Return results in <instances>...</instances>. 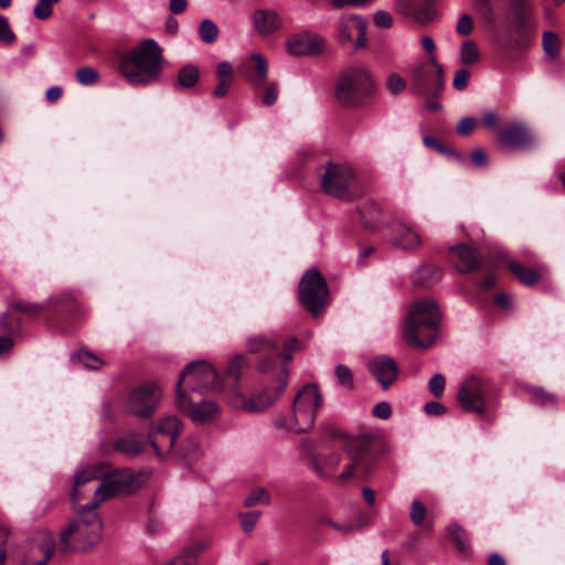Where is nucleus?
Returning a JSON list of instances; mask_svg holds the SVG:
<instances>
[{
  "mask_svg": "<svg viewBox=\"0 0 565 565\" xmlns=\"http://www.w3.org/2000/svg\"><path fill=\"white\" fill-rule=\"evenodd\" d=\"M199 33L204 43H214L218 36V28L213 21L205 19L200 24Z\"/></svg>",
  "mask_w": 565,
  "mask_h": 565,
  "instance_id": "39",
  "label": "nucleus"
},
{
  "mask_svg": "<svg viewBox=\"0 0 565 565\" xmlns=\"http://www.w3.org/2000/svg\"><path fill=\"white\" fill-rule=\"evenodd\" d=\"M99 477L95 475L92 470H82L76 473L74 487L71 491V498L73 501H77L79 499L78 488L86 484L87 482L98 479Z\"/></svg>",
  "mask_w": 565,
  "mask_h": 565,
  "instance_id": "41",
  "label": "nucleus"
},
{
  "mask_svg": "<svg viewBox=\"0 0 565 565\" xmlns=\"http://www.w3.org/2000/svg\"><path fill=\"white\" fill-rule=\"evenodd\" d=\"M480 58L478 45L473 41H466L461 45L460 62L463 65H473Z\"/></svg>",
  "mask_w": 565,
  "mask_h": 565,
  "instance_id": "37",
  "label": "nucleus"
},
{
  "mask_svg": "<svg viewBox=\"0 0 565 565\" xmlns=\"http://www.w3.org/2000/svg\"><path fill=\"white\" fill-rule=\"evenodd\" d=\"M440 313L436 302L422 299L414 302L406 316L403 338L416 348L427 349L437 338Z\"/></svg>",
  "mask_w": 565,
  "mask_h": 565,
  "instance_id": "3",
  "label": "nucleus"
},
{
  "mask_svg": "<svg viewBox=\"0 0 565 565\" xmlns=\"http://www.w3.org/2000/svg\"><path fill=\"white\" fill-rule=\"evenodd\" d=\"M457 399L466 412L479 415L487 412L483 382L478 376L471 375L460 384Z\"/></svg>",
  "mask_w": 565,
  "mask_h": 565,
  "instance_id": "17",
  "label": "nucleus"
},
{
  "mask_svg": "<svg viewBox=\"0 0 565 565\" xmlns=\"http://www.w3.org/2000/svg\"><path fill=\"white\" fill-rule=\"evenodd\" d=\"M220 79L231 78L233 81V67L230 62H221L216 70Z\"/></svg>",
  "mask_w": 565,
  "mask_h": 565,
  "instance_id": "61",
  "label": "nucleus"
},
{
  "mask_svg": "<svg viewBox=\"0 0 565 565\" xmlns=\"http://www.w3.org/2000/svg\"><path fill=\"white\" fill-rule=\"evenodd\" d=\"M477 125V120L472 117H463L457 125V132L461 136H468L472 132Z\"/></svg>",
  "mask_w": 565,
  "mask_h": 565,
  "instance_id": "56",
  "label": "nucleus"
},
{
  "mask_svg": "<svg viewBox=\"0 0 565 565\" xmlns=\"http://www.w3.org/2000/svg\"><path fill=\"white\" fill-rule=\"evenodd\" d=\"M338 445L343 448L347 462L339 475L341 481L366 480L376 467V457L371 451L370 439L364 435H340Z\"/></svg>",
  "mask_w": 565,
  "mask_h": 565,
  "instance_id": "5",
  "label": "nucleus"
},
{
  "mask_svg": "<svg viewBox=\"0 0 565 565\" xmlns=\"http://www.w3.org/2000/svg\"><path fill=\"white\" fill-rule=\"evenodd\" d=\"M334 373H335L337 380L340 384H343V385H347L350 387L352 386L353 375H352L351 370L347 365H343V364L337 365Z\"/></svg>",
  "mask_w": 565,
  "mask_h": 565,
  "instance_id": "52",
  "label": "nucleus"
},
{
  "mask_svg": "<svg viewBox=\"0 0 565 565\" xmlns=\"http://www.w3.org/2000/svg\"><path fill=\"white\" fill-rule=\"evenodd\" d=\"M360 216L364 227L374 231L382 218V211L377 203L366 202L360 209Z\"/></svg>",
  "mask_w": 565,
  "mask_h": 565,
  "instance_id": "29",
  "label": "nucleus"
},
{
  "mask_svg": "<svg viewBox=\"0 0 565 565\" xmlns=\"http://www.w3.org/2000/svg\"><path fill=\"white\" fill-rule=\"evenodd\" d=\"M374 23L377 26L390 28L393 23V19L390 13H387L385 11H377L374 14Z\"/></svg>",
  "mask_w": 565,
  "mask_h": 565,
  "instance_id": "59",
  "label": "nucleus"
},
{
  "mask_svg": "<svg viewBox=\"0 0 565 565\" xmlns=\"http://www.w3.org/2000/svg\"><path fill=\"white\" fill-rule=\"evenodd\" d=\"M426 512L425 505L419 500H414L412 502L409 518L414 524L420 525L424 522Z\"/></svg>",
  "mask_w": 565,
  "mask_h": 565,
  "instance_id": "50",
  "label": "nucleus"
},
{
  "mask_svg": "<svg viewBox=\"0 0 565 565\" xmlns=\"http://www.w3.org/2000/svg\"><path fill=\"white\" fill-rule=\"evenodd\" d=\"M473 1H475L478 12L480 13L481 18L484 21V23L490 28H494L497 25L498 18H497L493 4H492V0H473Z\"/></svg>",
  "mask_w": 565,
  "mask_h": 565,
  "instance_id": "34",
  "label": "nucleus"
},
{
  "mask_svg": "<svg viewBox=\"0 0 565 565\" xmlns=\"http://www.w3.org/2000/svg\"><path fill=\"white\" fill-rule=\"evenodd\" d=\"M57 2L58 0H38L33 10L34 17L39 20H46L52 15V6Z\"/></svg>",
  "mask_w": 565,
  "mask_h": 565,
  "instance_id": "48",
  "label": "nucleus"
},
{
  "mask_svg": "<svg viewBox=\"0 0 565 565\" xmlns=\"http://www.w3.org/2000/svg\"><path fill=\"white\" fill-rule=\"evenodd\" d=\"M55 551L53 536L47 532L38 533L32 540L25 565H46Z\"/></svg>",
  "mask_w": 565,
  "mask_h": 565,
  "instance_id": "20",
  "label": "nucleus"
},
{
  "mask_svg": "<svg viewBox=\"0 0 565 565\" xmlns=\"http://www.w3.org/2000/svg\"><path fill=\"white\" fill-rule=\"evenodd\" d=\"M75 358L88 370H99L104 364L99 356L84 350L78 351Z\"/></svg>",
  "mask_w": 565,
  "mask_h": 565,
  "instance_id": "43",
  "label": "nucleus"
},
{
  "mask_svg": "<svg viewBox=\"0 0 565 565\" xmlns=\"http://www.w3.org/2000/svg\"><path fill=\"white\" fill-rule=\"evenodd\" d=\"M366 20L358 14H342L337 21L338 39L341 45L356 50L366 46Z\"/></svg>",
  "mask_w": 565,
  "mask_h": 565,
  "instance_id": "16",
  "label": "nucleus"
},
{
  "mask_svg": "<svg viewBox=\"0 0 565 565\" xmlns=\"http://www.w3.org/2000/svg\"><path fill=\"white\" fill-rule=\"evenodd\" d=\"M232 82L233 81L231 78L220 79L218 85L215 87V89L213 92L214 96L215 97H224L227 94V92L232 85Z\"/></svg>",
  "mask_w": 565,
  "mask_h": 565,
  "instance_id": "62",
  "label": "nucleus"
},
{
  "mask_svg": "<svg viewBox=\"0 0 565 565\" xmlns=\"http://www.w3.org/2000/svg\"><path fill=\"white\" fill-rule=\"evenodd\" d=\"M473 30V20L469 14H462L458 19L456 31L460 35H469Z\"/></svg>",
  "mask_w": 565,
  "mask_h": 565,
  "instance_id": "53",
  "label": "nucleus"
},
{
  "mask_svg": "<svg viewBox=\"0 0 565 565\" xmlns=\"http://www.w3.org/2000/svg\"><path fill=\"white\" fill-rule=\"evenodd\" d=\"M373 415L381 419H387L392 415V407L387 402H380L374 405Z\"/></svg>",
  "mask_w": 565,
  "mask_h": 565,
  "instance_id": "58",
  "label": "nucleus"
},
{
  "mask_svg": "<svg viewBox=\"0 0 565 565\" xmlns=\"http://www.w3.org/2000/svg\"><path fill=\"white\" fill-rule=\"evenodd\" d=\"M317 523L321 526L328 525V526L332 527L334 531H337L343 535L353 532L355 529L354 525L351 523H338V522H334L333 520H331L327 515L320 516L318 519Z\"/></svg>",
  "mask_w": 565,
  "mask_h": 565,
  "instance_id": "47",
  "label": "nucleus"
},
{
  "mask_svg": "<svg viewBox=\"0 0 565 565\" xmlns=\"http://www.w3.org/2000/svg\"><path fill=\"white\" fill-rule=\"evenodd\" d=\"M179 409L185 412L191 420L196 425L213 423L220 417V406L213 401H202L192 403L190 396H185L184 405H177Z\"/></svg>",
  "mask_w": 565,
  "mask_h": 565,
  "instance_id": "19",
  "label": "nucleus"
},
{
  "mask_svg": "<svg viewBox=\"0 0 565 565\" xmlns=\"http://www.w3.org/2000/svg\"><path fill=\"white\" fill-rule=\"evenodd\" d=\"M375 89L374 79L369 70L356 64L345 68L338 78L334 95L347 108L361 106Z\"/></svg>",
  "mask_w": 565,
  "mask_h": 565,
  "instance_id": "7",
  "label": "nucleus"
},
{
  "mask_svg": "<svg viewBox=\"0 0 565 565\" xmlns=\"http://www.w3.org/2000/svg\"><path fill=\"white\" fill-rule=\"evenodd\" d=\"M420 44H422L423 49L429 54V57L435 56L436 44H435V41L433 40V38H430L428 35L422 36Z\"/></svg>",
  "mask_w": 565,
  "mask_h": 565,
  "instance_id": "64",
  "label": "nucleus"
},
{
  "mask_svg": "<svg viewBox=\"0 0 565 565\" xmlns=\"http://www.w3.org/2000/svg\"><path fill=\"white\" fill-rule=\"evenodd\" d=\"M201 552L199 547H188L180 555L170 561L167 565H195V559Z\"/></svg>",
  "mask_w": 565,
  "mask_h": 565,
  "instance_id": "42",
  "label": "nucleus"
},
{
  "mask_svg": "<svg viewBox=\"0 0 565 565\" xmlns=\"http://www.w3.org/2000/svg\"><path fill=\"white\" fill-rule=\"evenodd\" d=\"M424 409L426 414L433 416H440L446 413V407L438 402H428L425 404Z\"/></svg>",
  "mask_w": 565,
  "mask_h": 565,
  "instance_id": "60",
  "label": "nucleus"
},
{
  "mask_svg": "<svg viewBox=\"0 0 565 565\" xmlns=\"http://www.w3.org/2000/svg\"><path fill=\"white\" fill-rule=\"evenodd\" d=\"M411 84L413 92L418 95H430L436 98L441 96L445 85L444 68L436 56L428 57L412 71Z\"/></svg>",
  "mask_w": 565,
  "mask_h": 565,
  "instance_id": "10",
  "label": "nucleus"
},
{
  "mask_svg": "<svg viewBox=\"0 0 565 565\" xmlns=\"http://www.w3.org/2000/svg\"><path fill=\"white\" fill-rule=\"evenodd\" d=\"M393 232L394 235L392 236L391 242L394 246L401 249H415L422 244L419 234L405 224H397Z\"/></svg>",
  "mask_w": 565,
  "mask_h": 565,
  "instance_id": "25",
  "label": "nucleus"
},
{
  "mask_svg": "<svg viewBox=\"0 0 565 565\" xmlns=\"http://www.w3.org/2000/svg\"><path fill=\"white\" fill-rule=\"evenodd\" d=\"M161 395V388L157 383H143L128 394L126 412L139 418H148L158 407Z\"/></svg>",
  "mask_w": 565,
  "mask_h": 565,
  "instance_id": "14",
  "label": "nucleus"
},
{
  "mask_svg": "<svg viewBox=\"0 0 565 565\" xmlns=\"http://www.w3.org/2000/svg\"><path fill=\"white\" fill-rule=\"evenodd\" d=\"M278 348V339L264 334H255L246 340V349L249 353H257L266 350H276Z\"/></svg>",
  "mask_w": 565,
  "mask_h": 565,
  "instance_id": "30",
  "label": "nucleus"
},
{
  "mask_svg": "<svg viewBox=\"0 0 565 565\" xmlns=\"http://www.w3.org/2000/svg\"><path fill=\"white\" fill-rule=\"evenodd\" d=\"M270 502V493L263 487L253 489L244 499V505L246 508H253L255 505H269Z\"/></svg>",
  "mask_w": 565,
  "mask_h": 565,
  "instance_id": "32",
  "label": "nucleus"
},
{
  "mask_svg": "<svg viewBox=\"0 0 565 565\" xmlns=\"http://www.w3.org/2000/svg\"><path fill=\"white\" fill-rule=\"evenodd\" d=\"M446 380L440 373L433 375L428 381V388L435 397H440L445 391Z\"/></svg>",
  "mask_w": 565,
  "mask_h": 565,
  "instance_id": "49",
  "label": "nucleus"
},
{
  "mask_svg": "<svg viewBox=\"0 0 565 565\" xmlns=\"http://www.w3.org/2000/svg\"><path fill=\"white\" fill-rule=\"evenodd\" d=\"M387 88L392 94L401 93L405 86V81L398 74H391L387 78Z\"/></svg>",
  "mask_w": 565,
  "mask_h": 565,
  "instance_id": "55",
  "label": "nucleus"
},
{
  "mask_svg": "<svg viewBox=\"0 0 565 565\" xmlns=\"http://www.w3.org/2000/svg\"><path fill=\"white\" fill-rule=\"evenodd\" d=\"M396 9L401 14L411 17L422 24L431 22L436 15L433 0H396Z\"/></svg>",
  "mask_w": 565,
  "mask_h": 565,
  "instance_id": "22",
  "label": "nucleus"
},
{
  "mask_svg": "<svg viewBox=\"0 0 565 565\" xmlns=\"http://www.w3.org/2000/svg\"><path fill=\"white\" fill-rule=\"evenodd\" d=\"M459 258L458 270L462 274L471 273L479 268L480 257L476 248L467 245H457L451 249Z\"/></svg>",
  "mask_w": 565,
  "mask_h": 565,
  "instance_id": "26",
  "label": "nucleus"
},
{
  "mask_svg": "<svg viewBox=\"0 0 565 565\" xmlns=\"http://www.w3.org/2000/svg\"><path fill=\"white\" fill-rule=\"evenodd\" d=\"M286 46L287 52L292 56H315L324 50L326 41L318 33L303 31L292 35Z\"/></svg>",
  "mask_w": 565,
  "mask_h": 565,
  "instance_id": "18",
  "label": "nucleus"
},
{
  "mask_svg": "<svg viewBox=\"0 0 565 565\" xmlns=\"http://www.w3.org/2000/svg\"><path fill=\"white\" fill-rule=\"evenodd\" d=\"M355 174L348 163H329L321 177L323 191L340 200H352L349 188L354 181Z\"/></svg>",
  "mask_w": 565,
  "mask_h": 565,
  "instance_id": "13",
  "label": "nucleus"
},
{
  "mask_svg": "<svg viewBox=\"0 0 565 565\" xmlns=\"http://www.w3.org/2000/svg\"><path fill=\"white\" fill-rule=\"evenodd\" d=\"M182 430V423L170 415L158 419L148 431V440L158 457H163L173 449Z\"/></svg>",
  "mask_w": 565,
  "mask_h": 565,
  "instance_id": "12",
  "label": "nucleus"
},
{
  "mask_svg": "<svg viewBox=\"0 0 565 565\" xmlns=\"http://www.w3.org/2000/svg\"><path fill=\"white\" fill-rule=\"evenodd\" d=\"M502 20L508 28L515 29L514 36L503 44L507 50L521 51L532 43L536 23L531 0H510L503 11Z\"/></svg>",
  "mask_w": 565,
  "mask_h": 565,
  "instance_id": "6",
  "label": "nucleus"
},
{
  "mask_svg": "<svg viewBox=\"0 0 565 565\" xmlns=\"http://www.w3.org/2000/svg\"><path fill=\"white\" fill-rule=\"evenodd\" d=\"M509 269L522 284L526 286L534 285L541 277L539 270L524 267L516 262H511L509 264Z\"/></svg>",
  "mask_w": 565,
  "mask_h": 565,
  "instance_id": "31",
  "label": "nucleus"
},
{
  "mask_svg": "<svg viewBox=\"0 0 565 565\" xmlns=\"http://www.w3.org/2000/svg\"><path fill=\"white\" fill-rule=\"evenodd\" d=\"M250 60L255 63V74L247 75L248 81L257 88L263 87L267 83L268 64L266 58L259 54L254 53Z\"/></svg>",
  "mask_w": 565,
  "mask_h": 565,
  "instance_id": "28",
  "label": "nucleus"
},
{
  "mask_svg": "<svg viewBox=\"0 0 565 565\" xmlns=\"http://www.w3.org/2000/svg\"><path fill=\"white\" fill-rule=\"evenodd\" d=\"M367 369L384 390H387L397 379V364L388 355H379L371 359L367 362Z\"/></svg>",
  "mask_w": 565,
  "mask_h": 565,
  "instance_id": "21",
  "label": "nucleus"
},
{
  "mask_svg": "<svg viewBox=\"0 0 565 565\" xmlns=\"http://www.w3.org/2000/svg\"><path fill=\"white\" fill-rule=\"evenodd\" d=\"M300 302L315 316L326 307L328 287L324 278L317 269H309L299 284Z\"/></svg>",
  "mask_w": 565,
  "mask_h": 565,
  "instance_id": "11",
  "label": "nucleus"
},
{
  "mask_svg": "<svg viewBox=\"0 0 565 565\" xmlns=\"http://www.w3.org/2000/svg\"><path fill=\"white\" fill-rule=\"evenodd\" d=\"M260 516H262L260 511H248V512L239 513L238 518L241 520V525H242L243 531L245 533H250L257 525Z\"/></svg>",
  "mask_w": 565,
  "mask_h": 565,
  "instance_id": "46",
  "label": "nucleus"
},
{
  "mask_svg": "<svg viewBox=\"0 0 565 565\" xmlns=\"http://www.w3.org/2000/svg\"><path fill=\"white\" fill-rule=\"evenodd\" d=\"M115 449L124 455L136 457L145 449V444L135 433H127L115 441Z\"/></svg>",
  "mask_w": 565,
  "mask_h": 565,
  "instance_id": "27",
  "label": "nucleus"
},
{
  "mask_svg": "<svg viewBox=\"0 0 565 565\" xmlns=\"http://www.w3.org/2000/svg\"><path fill=\"white\" fill-rule=\"evenodd\" d=\"M253 24L259 34L268 35L281 26V20L277 12L260 9L253 13Z\"/></svg>",
  "mask_w": 565,
  "mask_h": 565,
  "instance_id": "24",
  "label": "nucleus"
},
{
  "mask_svg": "<svg viewBox=\"0 0 565 565\" xmlns=\"http://www.w3.org/2000/svg\"><path fill=\"white\" fill-rule=\"evenodd\" d=\"M14 40L15 35L10 29L7 18L0 15V42L3 44H11Z\"/></svg>",
  "mask_w": 565,
  "mask_h": 565,
  "instance_id": "51",
  "label": "nucleus"
},
{
  "mask_svg": "<svg viewBox=\"0 0 565 565\" xmlns=\"http://www.w3.org/2000/svg\"><path fill=\"white\" fill-rule=\"evenodd\" d=\"M199 70L196 66L188 64L179 70L178 84L184 88L193 87L199 79Z\"/></svg>",
  "mask_w": 565,
  "mask_h": 565,
  "instance_id": "35",
  "label": "nucleus"
},
{
  "mask_svg": "<svg viewBox=\"0 0 565 565\" xmlns=\"http://www.w3.org/2000/svg\"><path fill=\"white\" fill-rule=\"evenodd\" d=\"M82 512L85 514L71 522L60 533V552L63 554L86 552L102 539L103 523L98 513L89 509V503L83 508Z\"/></svg>",
  "mask_w": 565,
  "mask_h": 565,
  "instance_id": "4",
  "label": "nucleus"
},
{
  "mask_svg": "<svg viewBox=\"0 0 565 565\" xmlns=\"http://www.w3.org/2000/svg\"><path fill=\"white\" fill-rule=\"evenodd\" d=\"M499 142L507 148L520 149L531 145L532 136L522 124H512L498 134Z\"/></svg>",
  "mask_w": 565,
  "mask_h": 565,
  "instance_id": "23",
  "label": "nucleus"
},
{
  "mask_svg": "<svg viewBox=\"0 0 565 565\" xmlns=\"http://www.w3.org/2000/svg\"><path fill=\"white\" fill-rule=\"evenodd\" d=\"M448 532L455 541L460 553L465 554L469 551V537L466 531L457 523H452L448 527Z\"/></svg>",
  "mask_w": 565,
  "mask_h": 565,
  "instance_id": "36",
  "label": "nucleus"
},
{
  "mask_svg": "<svg viewBox=\"0 0 565 565\" xmlns=\"http://www.w3.org/2000/svg\"><path fill=\"white\" fill-rule=\"evenodd\" d=\"M469 77H470V73L467 70H465V68L458 70L455 74L454 82H452L455 89L460 90V92L463 90L467 87Z\"/></svg>",
  "mask_w": 565,
  "mask_h": 565,
  "instance_id": "57",
  "label": "nucleus"
},
{
  "mask_svg": "<svg viewBox=\"0 0 565 565\" xmlns=\"http://www.w3.org/2000/svg\"><path fill=\"white\" fill-rule=\"evenodd\" d=\"M216 388L224 390L214 366L203 360L191 362L177 383V405L183 406L190 393L206 394Z\"/></svg>",
  "mask_w": 565,
  "mask_h": 565,
  "instance_id": "9",
  "label": "nucleus"
},
{
  "mask_svg": "<svg viewBox=\"0 0 565 565\" xmlns=\"http://www.w3.org/2000/svg\"><path fill=\"white\" fill-rule=\"evenodd\" d=\"M163 55L160 45L152 39L142 41L120 60V73L132 85H149L162 71Z\"/></svg>",
  "mask_w": 565,
  "mask_h": 565,
  "instance_id": "1",
  "label": "nucleus"
},
{
  "mask_svg": "<svg viewBox=\"0 0 565 565\" xmlns=\"http://www.w3.org/2000/svg\"><path fill=\"white\" fill-rule=\"evenodd\" d=\"M297 345H298L297 339H295V338L289 339L285 344L284 351L281 353H279V356L281 359H284L285 361H289L292 356L291 353L296 349Z\"/></svg>",
  "mask_w": 565,
  "mask_h": 565,
  "instance_id": "63",
  "label": "nucleus"
},
{
  "mask_svg": "<svg viewBox=\"0 0 565 565\" xmlns=\"http://www.w3.org/2000/svg\"><path fill=\"white\" fill-rule=\"evenodd\" d=\"M278 98V86L275 83L266 85V89L262 96V103L265 106H271Z\"/></svg>",
  "mask_w": 565,
  "mask_h": 565,
  "instance_id": "54",
  "label": "nucleus"
},
{
  "mask_svg": "<svg viewBox=\"0 0 565 565\" xmlns=\"http://www.w3.org/2000/svg\"><path fill=\"white\" fill-rule=\"evenodd\" d=\"M532 402L540 406L556 405V395L546 392L543 387H533L531 390Z\"/></svg>",
  "mask_w": 565,
  "mask_h": 565,
  "instance_id": "40",
  "label": "nucleus"
},
{
  "mask_svg": "<svg viewBox=\"0 0 565 565\" xmlns=\"http://www.w3.org/2000/svg\"><path fill=\"white\" fill-rule=\"evenodd\" d=\"M134 483L135 477L129 469H120L108 473L102 479L100 484L94 491V500L89 502V509L96 510L103 501L120 493L129 492Z\"/></svg>",
  "mask_w": 565,
  "mask_h": 565,
  "instance_id": "15",
  "label": "nucleus"
},
{
  "mask_svg": "<svg viewBox=\"0 0 565 565\" xmlns=\"http://www.w3.org/2000/svg\"><path fill=\"white\" fill-rule=\"evenodd\" d=\"M76 79L83 86H90L97 83L99 75L98 73L89 66L79 67L76 71Z\"/></svg>",
  "mask_w": 565,
  "mask_h": 565,
  "instance_id": "44",
  "label": "nucleus"
},
{
  "mask_svg": "<svg viewBox=\"0 0 565 565\" xmlns=\"http://www.w3.org/2000/svg\"><path fill=\"white\" fill-rule=\"evenodd\" d=\"M320 405L321 395L317 385L307 384L295 396L291 413L277 418L276 423L292 433H306L312 428Z\"/></svg>",
  "mask_w": 565,
  "mask_h": 565,
  "instance_id": "8",
  "label": "nucleus"
},
{
  "mask_svg": "<svg viewBox=\"0 0 565 565\" xmlns=\"http://www.w3.org/2000/svg\"><path fill=\"white\" fill-rule=\"evenodd\" d=\"M542 44H543V49L547 55H550V56L557 55V53L559 51V44H561L559 38L557 36V34H555L553 32H544L543 39H542Z\"/></svg>",
  "mask_w": 565,
  "mask_h": 565,
  "instance_id": "45",
  "label": "nucleus"
},
{
  "mask_svg": "<svg viewBox=\"0 0 565 565\" xmlns=\"http://www.w3.org/2000/svg\"><path fill=\"white\" fill-rule=\"evenodd\" d=\"M246 362V359L243 354H237L235 355L230 362H228V365L225 370V377L226 380H233L234 383L231 384L227 388V395H228V398L231 397V388L234 386V385H237V380L239 379V375H241V367L243 366V364Z\"/></svg>",
  "mask_w": 565,
  "mask_h": 565,
  "instance_id": "33",
  "label": "nucleus"
},
{
  "mask_svg": "<svg viewBox=\"0 0 565 565\" xmlns=\"http://www.w3.org/2000/svg\"><path fill=\"white\" fill-rule=\"evenodd\" d=\"M259 371L262 373L274 372L276 376V384L274 386H266L262 391L246 397L241 391L238 385L231 388L230 404L236 408L247 413H260L269 408L284 393L288 383V366L282 363L276 367V360L274 358H266L259 363Z\"/></svg>",
  "mask_w": 565,
  "mask_h": 565,
  "instance_id": "2",
  "label": "nucleus"
},
{
  "mask_svg": "<svg viewBox=\"0 0 565 565\" xmlns=\"http://www.w3.org/2000/svg\"><path fill=\"white\" fill-rule=\"evenodd\" d=\"M53 299L50 298L45 303H33L28 301H17L12 303V308L22 311L29 317L40 315L47 306L52 303Z\"/></svg>",
  "mask_w": 565,
  "mask_h": 565,
  "instance_id": "38",
  "label": "nucleus"
}]
</instances>
